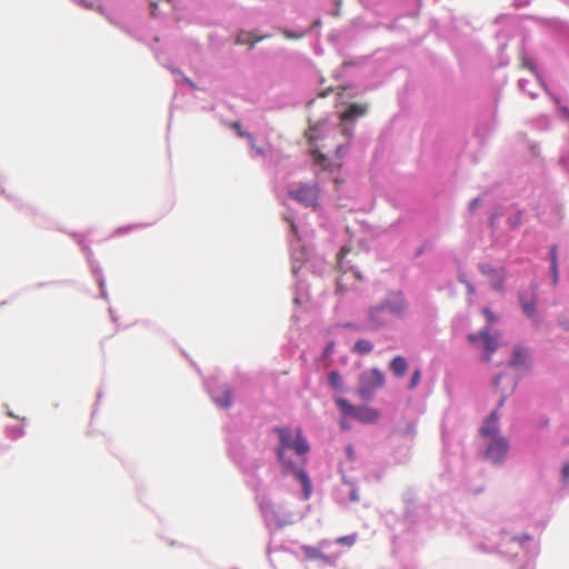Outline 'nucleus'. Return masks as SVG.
Returning a JSON list of instances; mask_svg holds the SVG:
<instances>
[{
  "label": "nucleus",
  "mask_w": 569,
  "mask_h": 569,
  "mask_svg": "<svg viewBox=\"0 0 569 569\" xmlns=\"http://www.w3.org/2000/svg\"><path fill=\"white\" fill-rule=\"evenodd\" d=\"M420 380H421V370L420 369H416L412 375H411V378H410V382H409V389H415L417 388V386L420 383Z\"/></svg>",
  "instance_id": "obj_20"
},
{
  "label": "nucleus",
  "mask_w": 569,
  "mask_h": 569,
  "mask_svg": "<svg viewBox=\"0 0 569 569\" xmlns=\"http://www.w3.org/2000/svg\"><path fill=\"white\" fill-rule=\"evenodd\" d=\"M335 402L343 415L351 417L362 423H375L380 417V413L377 409L366 406L356 407L345 398H337Z\"/></svg>",
  "instance_id": "obj_4"
},
{
  "label": "nucleus",
  "mask_w": 569,
  "mask_h": 569,
  "mask_svg": "<svg viewBox=\"0 0 569 569\" xmlns=\"http://www.w3.org/2000/svg\"><path fill=\"white\" fill-rule=\"evenodd\" d=\"M266 36L254 37L251 32H240L237 37V43L248 44L249 48H253L257 42L264 39Z\"/></svg>",
  "instance_id": "obj_14"
},
{
  "label": "nucleus",
  "mask_w": 569,
  "mask_h": 569,
  "mask_svg": "<svg viewBox=\"0 0 569 569\" xmlns=\"http://www.w3.org/2000/svg\"><path fill=\"white\" fill-rule=\"evenodd\" d=\"M386 312L393 317H402L408 310V303L401 292H392L379 302Z\"/></svg>",
  "instance_id": "obj_6"
},
{
  "label": "nucleus",
  "mask_w": 569,
  "mask_h": 569,
  "mask_svg": "<svg viewBox=\"0 0 569 569\" xmlns=\"http://www.w3.org/2000/svg\"><path fill=\"white\" fill-rule=\"evenodd\" d=\"M519 303L521 306L523 313L527 317L533 318L536 316V299L533 293L531 297H527L526 295L520 293Z\"/></svg>",
  "instance_id": "obj_10"
},
{
  "label": "nucleus",
  "mask_w": 569,
  "mask_h": 569,
  "mask_svg": "<svg viewBox=\"0 0 569 569\" xmlns=\"http://www.w3.org/2000/svg\"><path fill=\"white\" fill-rule=\"evenodd\" d=\"M523 67L528 68L531 71H535L533 63L530 60L525 59L523 60Z\"/></svg>",
  "instance_id": "obj_30"
},
{
  "label": "nucleus",
  "mask_w": 569,
  "mask_h": 569,
  "mask_svg": "<svg viewBox=\"0 0 569 569\" xmlns=\"http://www.w3.org/2000/svg\"><path fill=\"white\" fill-rule=\"evenodd\" d=\"M329 385L335 390H339L343 387L342 377L338 371H331L329 373Z\"/></svg>",
  "instance_id": "obj_17"
},
{
  "label": "nucleus",
  "mask_w": 569,
  "mask_h": 569,
  "mask_svg": "<svg viewBox=\"0 0 569 569\" xmlns=\"http://www.w3.org/2000/svg\"><path fill=\"white\" fill-rule=\"evenodd\" d=\"M231 127L236 130V132H237V134H238L239 137H241V138H247V139L249 140V142H250L251 147H252V148H256L253 137H252L250 133L242 131V130H241V126H240V123H239V122H233V123L231 124Z\"/></svg>",
  "instance_id": "obj_19"
},
{
  "label": "nucleus",
  "mask_w": 569,
  "mask_h": 569,
  "mask_svg": "<svg viewBox=\"0 0 569 569\" xmlns=\"http://www.w3.org/2000/svg\"><path fill=\"white\" fill-rule=\"evenodd\" d=\"M356 541V537L355 536H343V537H339L336 542L338 545H346V546H352Z\"/></svg>",
  "instance_id": "obj_21"
},
{
  "label": "nucleus",
  "mask_w": 569,
  "mask_h": 569,
  "mask_svg": "<svg viewBox=\"0 0 569 569\" xmlns=\"http://www.w3.org/2000/svg\"><path fill=\"white\" fill-rule=\"evenodd\" d=\"M503 401H505V398H501L499 401V407H501L503 405Z\"/></svg>",
  "instance_id": "obj_36"
},
{
  "label": "nucleus",
  "mask_w": 569,
  "mask_h": 569,
  "mask_svg": "<svg viewBox=\"0 0 569 569\" xmlns=\"http://www.w3.org/2000/svg\"><path fill=\"white\" fill-rule=\"evenodd\" d=\"M468 290H469V292H473L475 291V289H473V287L471 284H468Z\"/></svg>",
  "instance_id": "obj_35"
},
{
  "label": "nucleus",
  "mask_w": 569,
  "mask_h": 569,
  "mask_svg": "<svg viewBox=\"0 0 569 569\" xmlns=\"http://www.w3.org/2000/svg\"><path fill=\"white\" fill-rule=\"evenodd\" d=\"M385 386V375L378 368H372L363 371L359 377V385L357 389L358 396L369 401L373 398L375 392Z\"/></svg>",
  "instance_id": "obj_3"
},
{
  "label": "nucleus",
  "mask_w": 569,
  "mask_h": 569,
  "mask_svg": "<svg viewBox=\"0 0 569 569\" xmlns=\"http://www.w3.org/2000/svg\"><path fill=\"white\" fill-rule=\"evenodd\" d=\"M289 196L305 207L315 208L319 199V188L316 184H305L290 191Z\"/></svg>",
  "instance_id": "obj_5"
},
{
  "label": "nucleus",
  "mask_w": 569,
  "mask_h": 569,
  "mask_svg": "<svg viewBox=\"0 0 569 569\" xmlns=\"http://www.w3.org/2000/svg\"><path fill=\"white\" fill-rule=\"evenodd\" d=\"M509 450L508 441L503 437H493L486 449V458L493 463H500Z\"/></svg>",
  "instance_id": "obj_7"
},
{
  "label": "nucleus",
  "mask_w": 569,
  "mask_h": 569,
  "mask_svg": "<svg viewBox=\"0 0 569 569\" xmlns=\"http://www.w3.org/2000/svg\"><path fill=\"white\" fill-rule=\"evenodd\" d=\"M550 260H551V266H558L557 247L556 246L551 247V249H550Z\"/></svg>",
  "instance_id": "obj_26"
},
{
  "label": "nucleus",
  "mask_w": 569,
  "mask_h": 569,
  "mask_svg": "<svg viewBox=\"0 0 569 569\" xmlns=\"http://www.w3.org/2000/svg\"><path fill=\"white\" fill-rule=\"evenodd\" d=\"M492 287H493L496 290H501V289H502V287H503V279H502V278L497 279V280L492 283Z\"/></svg>",
  "instance_id": "obj_28"
},
{
  "label": "nucleus",
  "mask_w": 569,
  "mask_h": 569,
  "mask_svg": "<svg viewBox=\"0 0 569 569\" xmlns=\"http://www.w3.org/2000/svg\"><path fill=\"white\" fill-rule=\"evenodd\" d=\"M391 372L397 377H403L408 370V362L405 357L396 356L389 363Z\"/></svg>",
  "instance_id": "obj_12"
},
{
  "label": "nucleus",
  "mask_w": 569,
  "mask_h": 569,
  "mask_svg": "<svg viewBox=\"0 0 569 569\" xmlns=\"http://www.w3.org/2000/svg\"><path fill=\"white\" fill-rule=\"evenodd\" d=\"M355 278L360 279V276L356 272L352 273Z\"/></svg>",
  "instance_id": "obj_38"
},
{
  "label": "nucleus",
  "mask_w": 569,
  "mask_h": 569,
  "mask_svg": "<svg viewBox=\"0 0 569 569\" xmlns=\"http://www.w3.org/2000/svg\"><path fill=\"white\" fill-rule=\"evenodd\" d=\"M346 327L351 329H358V327L355 326L353 323H347Z\"/></svg>",
  "instance_id": "obj_34"
},
{
  "label": "nucleus",
  "mask_w": 569,
  "mask_h": 569,
  "mask_svg": "<svg viewBox=\"0 0 569 569\" xmlns=\"http://www.w3.org/2000/svg\"><path fill=\"white\" fill-rule=\"evenodd\" d=\"M341 427H342V428H347V423H343V422H342V423H341Z\"/></svg>",
  "instance_id": "obj_39"
},
{
  "label": "nucleus",
  "mask_w": 569,
  "mask_h": 569,
  "mask_svg": "<svg viewBox=\"0 0 569 569\" xmlns=\"http://www.w3.org/2000/svg\"><path fill=\"white\" fill-rule=\"evenodd\" d=\"M499 379H500V377H497V378L495 379V385H496V386H498Z\"/></svg>",
  "instance_id": "obj_37"
},
{
  "label": "nucleus",
  "mask_w": 569,
  "mask_h": 569,
  "mask_svg": "<svg viewBox=\"0 0 569 569\" xmlns=\"http://www.w3.org/2000/svg\"><path fill=\"white\" fill-rule=\"evenodd\" d=\"M561 476H562V481L565 483H568L569 485V463L565 465L562 467V472H561Z\"/></svg>",
  "instance_id": "obj_27"
},
{
  "label": "nucleus",
  "mask_w": 569,
  "mask_h": 569,
  "mask_svg": "<svg viewBox=\"0 0 569 569\" xmlns=\"http://www.w3.org/2000/svg\"><path fill=\"white\" fill-rule=\"evenodd\" d=\"M283 34H284L287 38H289V39H298V38H301V37H302V34H298V36H296V34H293V33H291L290 31H287V30L283 32Z\"/></svg>",
  "instance_id": "obj_29"
},
{
  "label": "nucleus",
  "mask_w": 569,
  "mask_h": 569,
  "mask_svg": "<svg viewBox=\"0 0 569 569\" xmlns=\"http://www.w3.org/2000/svg\"><path fill=\"white\" fill-rule=\"evenodd\" d=\"M368 318L370 322V329L372 330L382 328L389 323V315L380 303L369 308Z\"/></svg>",
  "instance_id": "obj_8"
},
{
  "label": "nucleus",
  "mask_w": 569,
  "mask_h": 569,
  "mask_svg": "<svg viewBox=\"0 0 569 569\" xmlns=\"http://www.w3.org/2000/svg\"><path fill=\"white\" fill-rule=\"evenodd\" d=\"M274 432L279 437L277 458L283 468V473L295 475L306 488H309L310 482L307 472L287 456L289 450H292L297 456H303L310 450L307 439L302 436V430L297 428L293 432L287 427H277Z\"/></svg>",
  "instance_id": "obj_2"
},
{
  "label": "nucleus",
  "mask_w": 569,
  "mask_h": 569,
  "mask_svg": "<svg viewBox=\"0 0 569 569\" xmlns=\"http://www.w3.org/2000/svg\"><path fill=\"white\" fill-rule=\"evenodd\" d=\"M301 551L303 552L305 557L309 560H318L325 558L321 550L317 547L302 546Z\"/></svg>",
  "instance_id": "obj_15"
},
{
  "label": "nucleus",
  "mask_w": 569,
  "mask_h": 569,
  "mask_svg": "<svg viewBox=\"0 0 569 569\" xmlns=\"http://www.w3.org/2000/svg\"><path fill=\"white\" fill-rule=\"evenodd\" d=\"M351 350L357 355H368L373 350V343L368 339H360L356 341Z\"/></svg>",
  "instance_id": "obj_13"
},
{
  "label": "nucleus",
  "mask_w": 569,
  "mask_h": 569,
  "mask_svg": "<svg viewBox=\"0 0 569 569\" xmlns=\"http://www.w3.org/2000/svg\"><path fill=\"white\" fill-rule=\"evenodd\" d=\"M232 392L228 387H223L221 389V396L217 400L218 405L223 408H229L232 405Z\"/></svg>",
  "instance_id": "obj_16"
},
{
  "label": "nucleus",
  "mask_w": 569,
  "mask_h": 569,
  "mask_svg": "<svg viewBox=\"0 0 569 569\" xmlns=\"http://www.w3.org/2000/svg\"><path fill=\"white\" fill-rule=\"evenodd\" d=\"M498 421H499L498 412H497V410H493L480 429L481 436L485 438H490V439H492L493 437H499Z\"/></svg>",
  "instance_id": "obj_9"
},
{
  "label": "nucleus",
  "mask_w": 569,
  "mask_h": 569,
  "mask_svg": "<svg viewBox=\"0 0 569 569\" xmlns=\"http://www.w3.org/2000/svg\"><path fill=\"white\" fill-rule=\"evenodd\" d=\"M551 278L553 287L557 286L559 279V269L558 266H551Z\"/></svg>",
  "instance_id": "obj_25"
},
{
  "label": "nucleus",
  "mask_w": 569,
  "mask_h": 569,
  "mask_svg": "<svg viewBox=\"0 0 569 569\" xmlns=\"http://www.w3.org/2000/svg\"><path fill=\"white\" fill-rule=\"evenodd\" d=\"M480 271L488 276V277H495L497 274V271L488 263H483L480 266Z\"/></svg>",
  "instance_id": "obj_22"
},
{
  "label": "nucleus",
  "mask_w": 569,
  "mask_h": 569,
  "mask_svg": "<svg viewBox=\"0 0 569 569\" xmlns=\"http://www.w3.org/2000/svg\"><path fill=\"white\" fill-rule=\"evenodd\" d=\"M480 337L483 339V345H485V350L487 352L486 355V360L489 361L490 358H491V355L497 350L498 348V342H497V338L495 337H491L489 335V330L488 328L483 329L481 332H480Z\"/></svg>",
  "instance_id": "obj_11"
},
{
  "label": "nucleus",
  "mask_w": 569,
  "mask_h": 569,
  "mask_svg": "<svg viewBox=\"0 0 569 569\" xmlns=\"http://www.w3.org/2000/svg\"><path fill=\"white\" fill-rule=\"evenodd\" d=\"M482 313L485 315V317L487 318V320L489 321V323H495L497 322L498 318L491 312L490 309L488 308H485L482 310Z\"/></svg>",
  "instance_id": "obj_24"
},
{
  "label": "nucleus",
  "mask_w": 569,
  "mask_h": 569,
  "mask_svg": "<svg viewBox=\"0 0 569 569\" xmlns=\"http://www.w3.org/2000/svg\"><path fill=\"white\" fill-rule=\"evenodd\" d=\"M77 1L86 8H90V9L100 8L99 0H77Z\"/></svg>",
  "instance_id": "obj_23"
},
{
  "label": "nucleus",
  "mask_w": 569,
  "mask_h": 569,
  "mask_svg": "<svg viewBox=\"0 0 569 569\" xmlns=\"http://www.w3.org/2000/svg\"><path fill=\"white\" fill-rule=\"evenodd\" d=\"M526 357H527V350L518 347L513 351V359H512L511 363L515 366L521 365L525 362Z\"/></svg>",
  "instance_id": "obj_18"
},
{
  "label": "nucleus",
  "mask_w": 569,
  "mask_h": 569,
  "mask_svg": "<svg viewBox=\"0 0 569 569\" xmlns=\"http://www.w3.org/2000/svg\"><path fill=\"white\" fill-rule=\"evenodd\" d=\"M367 111V104L351 103L340 114L339 127H329L326 122H317L309 127L305 137L313 147L310 153L316 166L329 171L342 167V160L351 146L352 138V128L347 123L363 117Z\"/></svg>",
  "instance_id": "obj_1"
},
{
  "label": "nucleus",
  "mask_w": 569,
  "mask_h": 569,
  "mask_svg": "<svg viewBox=\"0 0 569 569\" xmlns=\"http://www.w3.org/2000/svg\"><path fill=\"white\" fill-rule=\"evenodd\" d=\"M479 204V199H473L471 202H470V211H473Z\"/></svg>",
  "instance_id": "obj_31"
},
{
  "label": "nucleus",
  "mask_w": 569,
  "mask_h": 569,
  "mask_svg": "<svg viewBox=\"0 0 569 569\" xmlns=\"http://www.w3.org/2000/svg\"><path fill=\"white\" fill-rule=\"evenodd\" d=\"M337 283H338V287H339L340 289H343V286H345V284H343V278H339V279L337 280Z\"/></svg>",
  "instance_id": "obj_33"
},
{
  "label": "nucleus",
  "mask_w": 569,
  "mask_h": 569,
  "mask_svg": "<svg viewBox=\"0 0 569 569\" xmlns=\"http://www.w3.org/2000/svg\"><path fill=\"white\" fill-rule=\"evenodd\" d=\"M478 338H479V336H478V335H469V336H468V340H469L470 342H472V343H473V342H476V341L478 340Z\"/></svg>",
  "instance_id": "obj_32"
}]
</instances>
